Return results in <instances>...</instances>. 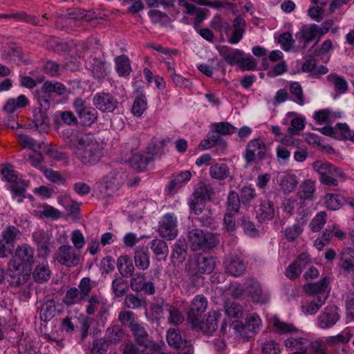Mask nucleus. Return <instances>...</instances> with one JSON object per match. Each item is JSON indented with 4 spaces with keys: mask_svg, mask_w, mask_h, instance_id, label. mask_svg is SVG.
<instances>
[{
    "mask_svg": "<svg viewBox=\"0 0 354 354\" xmlns=\"http://www.w3.org/2000/svg\"><path fill=\"white\" fill-rule=\"evenodd\" d=\"M65 142L78 160L83 164L88 162V133L85 128L75 131Z\"/></svg>",
    "mask_w": 354,
    "mask_h": 354,
    "instance_id": "obj_1",
    "label": "nucleus"
},
{
    "mask_svg": "<svg viewBox=\"0 0 354 354\" xmlns=\"http://www.w3.org/2000/svg\"><path fill=\"white\" fill-rule=\"evenodd\" d=\"M313 169L318 173L319 181L325 185L337 186L339 181L345 179V174L328 162L316 160L313 163Z\"/></svg>",
    "mask_w": 354,
    "mask_h": 354,
    "instance_id": "obj_2",
    "label": "nucleus"
},
{
    "mask_svg": "<svg viewBox=\"0 0 354 354\" xmlns=\"http://www.w3.org/2000/svg\"><path fill=\"white\" fill-rule=\"evenodd\" d=\"M188 239L193 250H209L219 243L214 234L196 228L189 232Z\"/></svg>",
    "mask_w": 354,
    "mask_h": 354,
    "instance_id": "obj_3",
    "label": "nucleus"
},
{
    "mask_svg": "<svg viewBox=\"0 0 354 354\" xmlns=\"http://www.w3.org/2000/svg\"><path fill=\"white\" fill-rule=\"evenodd\" d=\"M261 325L260 317L257 314H250L245 318V324L241 322L235 321L231 324V326L241 337L245 339H250L254 336L259 330Z\"/></svg>",
    "mask_w": 354,
    "mask_h": 354,
    "instance_id": "obj_4",
    "label": "nucleus"
},
{
    "mask_svg": "<svg viewBox=\"0 0 354 354\" xmlns=\"http://www.w3.org/2000/svg\"><path fill=\"white\" fill-rule=\"evenodd\" d=\"M34 263V250L27 244L19 245L9 263L10 271L17 272L21 266H30Z\"/></svg>",
    "mask_w": 354,
    "mask_h": 354,
    "instance_id": "obj_5",
    "label": "nucleus"
},
{
    "mask_svg": "<svg viewBox=\"0 0 354 354\" xmlns=\"http://www.w3.org/2000/svg\"><path fill=\"white\" fill-rule=\"evenodd\" d=\"M54 259L57 261L68 268L76 266L80 262V252L69 244L62 245L58 248Z\"/></svg>",
    "mask_w": 354,
    "mask_h": 354,
    "instance_id": "obj_6",
    "label": "nucleus"
},
{
    "mask_svg": "<svg viewBox=\"0 0 354 354\" xmlns=\"http://www.w3.org/2000/svg\"><path fill=\"white\" fill-rule=\"evenodd\" d=\"M267 150L265 142L260 138L251 140L246 145L244 159L248 164L254 162L256 159L261 161L266 158Z\"/></svg>",
    "mask_w": 354,
    "mask_h": 354,
    "instance_id": "obj_7",
    "label": "nucleus"
},
{
    "mask_svg": "<svg viewBox=\"0 0 354 354\" xmlns=\"http://www.w3.org/2000/svg\"><path fill=\"white\" fill-rule=\"evenodd\" d=\"M244 289L254 303L264 304L270 299V294L263 291L260 283L253 278L245 279Z\"/></svg>",
    "mask_w": 354,
    "mask_h": 354,
    "instance_id": "obj_8",
    "label": "nucleus"
},
{
    "mask_svg": "<svg viewBox=\"0 0 354 354\" xmlns=\"http://www.w3.org/2000/svg\"><path fill=\"white\" fill-rule=\"evenodd\" d=\"M207 307V301L205 297L197 295L194 297L187 312V320L192 327L199 325V319L201 318L202 314L206 310Z\"/></svg>",
    "mask_w": 354,
    "mask_h": 354,
    "instance_id": "obj_9",
    "label": "nucleus"
},
{
    "mask_svg": "<svg viewBox=\"0 0 354 354\" xmlns=\"http://www.w3.org/2000/svg\"><path fill=\"white\" fill-rule=\"evenodd\" d=\"M79 290L77 288H69L64 299L63 302L66 306H71L74 304L79 303L82 300H86L88 296V277H84L80 283Z\"/></svg>",
    "mask_w": 354,
    "mask_h": 354,
    "instance_id": "obj_10",
    "label": "nucleus"
},
{
    "mask_svg": "<svg viewBox=\"0 0 354 354\" xmlns=\"http://www.w3.org/2000/svg\"><path fill=\"white\" fill-rule=\"evenodd\" d=\"M161 237L167 240L174 239L178 234L177 218L174 214H166L162 218L158 227Z\"/></svg>",
    "mask_w": 354,
    "mask_h": 354,
    "instance_id": "obj_11",
    "label": "nucleus"
},
{
    "mask_svg": "<svg viewBox=\"0 0 354 354\" xmlns=\"http://www.w3.org/2000/svg\"><path fill=\"white\" fill-rule=\"evenodd\" d=\"M96 109L102 112L112 113L118 107L117 99L109 93L99 92L93 98Z\"/></svg>",
    "mask_w": 354,
    "mask_h": 354,
    "instance_id": "obj_12",
    "label": "nucleus"
},
{
    "mask_svg": "<svg viewBox=\"0 0 354 354\" xmlns=\"http://www.w3.org/2000/svg\"><path fill=\"white\" fill-rule=\"evenodd\" d=\"M339 308L335 305L327 306L317 318V326L322 329L333 327L340 318Z\"/></svg>",
    "mask_w": 354,
    "mask_h": 354,
    "instance_id": "obj_13",
    "label": "nucleus"
},
{
    "mask_svg": "<svg viewBox=\"0 0 354 354\" xmlns=\"http://www.w3.org/2000/svg\"><path fill=\"white\" fill-rule=\"evenodd\" d=\"M319 131L325 136L333 138H339V134H341L342 138L354 142V132L351 133L345 123H338L335 127H324L319 129Z\"/></svg>",
    "mask_w": 354,
    "mask_h": 354,
    "instance_id": "obj_14",
    "label": "nucleus"
},
{
    "mask_svg": "<svg viewBox=\"0 0 354 354\" xmlns=\"http://www.w3.org/2000/svg\"><path fill=\"white\" fill-rule=\"evenodd\" d=\"M217 50L223 60L230 66L239 65V63L242 60V55H244L242 50L231 48L227 46H218Z\"/></svg>",
    "mask_w": 354,
    "mask_h": 354,
    "instance_id": "obj_15",
    "label": "nucleus"
},
{
    "mask_svg": "<svg viewBox=\"0 0 354 354\" xmlns=\"http://www.w3.org/2000/svg\"><path fill=\"white\" fill-rule=\"evenodd\" d=\"M328 284L329 278L327 277H324L321 281L317 283H309L304 285V289L308 295L314 296H326V300L328 297Z\"/></svg>",
    "mask_w": 354,
    "mask_h": 354,
    "instance_id": "obj_16",
    "label": "nucleus"
},
{
    "mask_svg": "<svg viewBox=\"0 0 354 354\" xmlns=\"http://www.w3.org/2000/svg\"><path fill=\"white\" fill-rule=\"evenodd\" d=\"M221 317V313L216 311L209 313L205 321L202 322L199 319V325L192 327L196 329H201L204 333L210 335L213 333L218 328V321Z\"/></svg>",
    "mask_w": 354,
    "mask_h": 354,
    "instance_id": "obj_17",
    "label": "nucleus"
},
{
    "mask_svg": "<svg viewBox=\"0 0 354 354\" xmlns=\"http://www.w3.org/2000/svg\"><path fill=\"white\" fill-rule=\"evenodd\" d=\"M33 239L37 244L39 256L44 259L46 258L51 252L48 235L44 232H37L33 234Z\"/></svg>",
    "mask_w": 354,
    "mask_h": 354,
    "instance_id": "obj_18",
    "label": "nucleus"
},
{
    "mask_svg": "<svg viewBox=\"0 0 354 354\" xmlns=\"http://www.w3.org/2000/svg\"><path fill=\"white\" fill-rule=\"evenodd\" d=\"M225 272L233 277L242 275L245 270L243 261L236 256H230L225 263Z\"/></svg>",
    "mask_w": 354,
    "mask_h": 354,
    "instance_id": "obj_19",
    "label": "nucleus"
},
{
    "mask_svg": "<svg viewBox=\"0 0 354 354\" xmlns=\"http://www.w3.org/2000/svg\"><path fill=\"white\" fill-rule=\"evenodd\" d=\"M339 267L346 272L354 271V250L350 247L342 250L339 255Z\"/></svg>",
    "mask_w": 354,
    "mask_h": 354,
    "instance_id": "obj_20",
    "label": "nucleus"
},
{
    "mask_svg": "<svg viewBox=\"0 0 354 354\" xmlns=\"http://www.w3.org/2000/svg\"><path fill=\"white\" fill-rule=\"evenodd\" d=\"M246 22L241 17H236L233 21V31L232 35L228 38V42L231 44H238L245 31Z\"/></svg>",
    "mask_w": 354,
    "mask_h": 354,
    "instance_id": "obj_21",
    "label": "nucleus"
},
{
    "mask_svg": "<svg viewBox=\"0 0 354 354\" xmlns=\"http://www.w3.org/2000/svg\"><path fill=\"white\" fill-rule=\"evenodd\" d=\"M136 342L140 346L146 348L149 345V335L142 324H132L130 328Z\"/></svg>",
    "mask_w": 354,
    "mask_h": 354,
    "instance_id": "obj_22",
    "label": "nucleus"
},
{
    "mask_svg": "<svg viewBox=\"0 0 354 354\" xmlns=\"http://www.w3.org/2000/svg\"><path fill=\"white\" fill-rule=\"evenodd\" d=\"M318 26L317 24H310L309 26H304L299 32L295 35L298 40L302 39L304 41L303 48H306L309 42L318 38Z\"/></svg>",
    "mask_w": 354,
    "mask_h": 354,
    "instance_id": "obj_23",
    "label": "nucleus"
},
{
    "mask_svg": "<svg viewBox=\"0 0 354 354\" xmlns=\"http://www.w3.org/2000/svg\"><path fill=\"white\" fill-rule=\"evenodd\" d=\"M150 249L155 254L157 261L167 260L169 254V248L165 241L159 239L152 240L150 243Z\"/></svg>",
    "mask_w": 354,
    "mask_h": 354,
    "instance_id": "obj_24",
    "label": "nucleus"
},
{
    "mask_svg": "<svg viewBox=\"0 0 354 354\" xmlns=\"http://www.w3.org/2000/svg\"><path fill=\"white\" fill-rule=\"evenodd\" d=\"M102 180L113 195L120 189L124 182L122 175L117 171L110 172Z\"/></svg>",
    "mask_w": 354,
    "mask_h": 354,
    "instance_id": "obj_25",
    "label": "nucleus"
},
{
    "mask_svg": "<svg viewBox=\"0 0 354 354\" xmlns=\"http://www.w3.org/2000/svg\"><path fill=\"white\" fill-rule=\"evenodd\" d=\"M153 156L150 152L145 154H133L130 159L131 166L136 170L143 171L147 165L153 161Z\"/></svg>",
    "mask_w": 354,
    "mask_h": 354,
    "instance_id": "obj_26",
    "label": "nucleus"
},
{
    "mask_svg": "<svg viewBox=\"0 0 354 354\" xmlns=\"http://www.w3.org/2000/svg\"><path fill=\"white\" fill-rule=\"evenodd\" d=\"M124 304L128 308L136 310L145 307L147 300L142 295L129 293L126 295Z\"/></svg>",
    "mask_w": 354,
    "mask_h": 354,
    "instance_id": "obj_27",
    "label": "nucleus"
},
{
    "mask_svg": "<svg viewBox=\"0 0 354 354\" xmlns=\"http://www.w3.org/2000/svg\"><path fill=\"white\" fill-rule=\"evenodd\" d=\"M197 271L201 274H210L215 267V261L212 257L199 256L196 259Z\"/></svg>",
    "mask_w": 354,
    "mask_h": 354,
    "instance_id": "obj_28",
    "label": "nucleus"
},
{
    "mask_svg": "<svg viewBox=\"0 0 354 354\" xmlns=\"http://www.w3.org/2000/svg\"><path fill=\"white\" fill-rule=\"evenodd\" d=\"M326 296H314L313 299L308 303L302 305V310L305 314L314 315L326 303Z\"/></svg>",
    "mask_w": 354,
    "mask_h": 354,
    "instance_id": "obj_29",
    "label": "nucleus"
},
{
    "mask_svg": "<svg viewBox=\"0 0 354 354\" xmlns=\"http://www.w3.org/2000/svg\"><path fill=\"white\" fill-rule=\"evenodd\" d=\"M327 79L330 82L333 83L336 93L339 95L344 94L348 91V85L344 77L336 73H330L328 75Z\"/></svg>",
    "mask_w": 354,
    "mask_h": 354,
    "instance_id": "obj_30",
    "label": "nucleus"
},
{
    "mask_svg": "<svg viewBox=\"0 0 354 354\" xmlns=\"http://www.w3.org/2000/svg\"><path fill=\"white\" fill-rule=\"evenodd\" d=\"M33 123L37 129L44 131L48 128V118L46 111L36 108L33 111Z\"/></svg>",
    "mask_w": 354,
    "mask_h": 354,
    "instance_id": "obj_31",
    "label": "nucleus"
},
{
    "mask_svg": "<svg viewBox=\"0 0 354 354\" xmlns=\"http://www.w3.org/2000/svg\"><path fill=\"white\" fill-rule=\"evenodd\" d=\"M90 71L93 77L99 81L104 79L108 75L105 61L96 57L93 59L92 68Z\"/></svg>",
    "mask_w": 354,
    "mask_h": 354,
    "instance_id": "obj_32",
    "label": "nucleus"
},
{
    "mask_svg": "<svg viewBox=\"0 0 354 354\" xmlns=\"http://www.w3.org/2000/svg\"><path fill=\"white\" fill-rule=\"evenodd\" d=\"M187 244L185 239L177 240L173 246L171 259L183 263L187 257Z\"/></svg>",
    "mask_w": 354,
    "mask_h": 354,
    "instance_id": "obj_33",
    "label": "nucleus"
},
{
    "mask_svg": "<svg viewBox=\"0 0 354 354\" xmlns=\"http://www.w3.org/2000/svg\"><path fill=\"white\" fill-rule=\"evenodd\" d=\"M230 169L226 164L216 163L209 168V175L216 180H225L230 176Z\"/></svg>",
    "mask_w": 354,
    "mask_h": 354,
    "instance_id": "obj_34",
    "label": "nucleus"
},
{
    "mask_svg": "<svg viewBox=\"0 0 354 354\" xmlns=\"http://www.w3.org/2000/svg\"><path fill=\"white\" fill-rule=\"evenodd\" d=\"M167 341L170 346L176 348H180L188 344V341L183 339L180 331L174 328H170L167 330Z\"/></svg>",
    "mask_w": 354,
    "mask_h": 354,
    "instance_id": "obj_35",
    "label": "nucleus"
},
{
    "mask_svg": "<svg viewBox=\"0 0 354 354\" xmlns=\"http://www.w3.org/2000/svg\"><path fill=\"white\" fill-rule=\"evenodd\" d=\"M118 269L124 277H129L133 275L134 266L127 256H122L118 258L117 263Z\"/></svg>",
    "mask_w": 354,
    "mask_h": 354,
    "instance_id": "obj_36",
    "label": "nucleus"
},
{
    "mask_svg": "<svg viewBox=\"0 0 354 354\" xmlns=\"http://www.w3.org/2000/svg\"><path fill=\"white\" fill-rule=\"evenodd\" d=\"M315 191V182L308 179L300 185L297 194L300 198L304 200L313 199Z\"/></svg>",
    "mask_w": 354,
    "mask_h": 354,
    "instance_id": "obj_37",
    "label": "nucleus"
},
{
    "mask_svg": "<svg viewBox=\"0 0 354 354\" xmlns=\"http://www.w3.org/2000/svg\"><path fill=\"white\" fill-rule=\"evenodd\" d=\"M134 261L136 267L142 270H147L150 264L147 249H140L135 252Z\"/></svg>",
    "mask_w": 354,
    "mask_h": 354,
    "instance_id": "obj_38",
    "label": "nucleus"
},
{
    "mask_svg": "<svg viewBox=\"0 0 354 354\" xmlns=\"http://www.w3.org/2000/svg\"><path fill=\"white\" fill-rule=\"evenodd\" d=\"M116 71L120 76H127L130 74L131 68L127 56L120 55L115 58Z\"/></svg>",
    "mask_w": 354,
    "mask_h": 354,
    "instance_id": "obj_39",
    "label": "nucleus"
},
{
    "mask_svg": "<svg viewBox=\"0 0 354 354\" xmlns=\"http://www.w3.org/2000/svg\"><path fill=\"white\" fill-rule=\"evenodd\" d=\"M273 324L279 334L297 333L301 332L292 324L284 322L280 320V319L277 316L273 317Z\"/></svg>",
    "mask_w": 354,
    "mask_h": 354,
    "instance_id": "obj_40",
    "label": "nucleus"
},
{
    "mask_svg": "<svg viewBox=\"0 0 354 354\" xmlns=\"http://www.w3.org/2000/svg\"><path fill=\"white\" fill-rule=\"evenodd\" d=\"M104 142L90 140V164H95L99 162L102 157V151L104 149Z\"/></svg>",
    "mask_w": 354,
    "mask_h": 354,
    "instance_id": "obj_41",
    "label": "nucleus"
},
{
    "mask_svg": "<svg viewBox=\"0 0 354 354\" xmlns=\"http://www.w3.org/2000/svg\"><path fill=\"white\" fill-rule=\"evenodd\" d=\"M123 336L124 332L121 327L113 325L106 329L105 338L110 344H116L122 339Z\"/></svg>",
    "mask_w": 354,
    "mask_h": 354,
    "instance_id": "obj_42",
    "label": "nucleus"
},
{
    "mask_svg": "<svg viewBox=\"0 0 354 354\" xmlns=\"http://www.w3.org/2000/svg\"><path fill=\"white\" fill-rule=\"evenodd\" d=\"M51 272L47 264L38 265L35 268L32 277L35 281L43 283L47 281L50 277Z\"/></svg>",
    "mask_w": 354,
    "mask_h": 354,
    "instance_id": "obj_43",
    "label": "nucleus"
},
{
    "mask_svg": "<svg viewBox=\"0 0 354 354\" xmlns=\"http://www.w3.org/2000/svg\"><path fill=\"white\" fill-rule=\"evenodd\" d=\"M55 313V302L53 300H48L40 308V319L43 322H48L54 317Z\"/></svg>",
    "mask_w": 354,
    "mask_h": 354,
    "instance_id": "obj_44",
    "label": "nucleus"
},
{
    "mask_svg": "<svg viewBox=\"0 0 354 354\" xmlns=\"http://www.w3.org/2000/svg\"><path fill=\"white\" fill-rule=\"evenodd\" d=\"M148 15L153 24H159L161 26H165L171 22V18L166 13L158 10H151Z\"/></svg>",
    "mask_w": 354,
    "mask_h": 354,
    "instance_id": "obj_45",
    "label": "nucleus"
},
{
    "mask_svg": "<svg viewBox=\"0 0 354 354\" xmlns=\"http://www.w3.org/2000/svg\"><path fill=\"white\" fill-rule=\"evenodd\" d=\"M290 92L293 96L292 100L300 106L305 104V96L301 84L297 82H292L290 85Z\"/></svg>",
    "mask_w": 354,
    "mask_h": 354,
    "instance_id": "obj_46",
    "label": "nucleus"
},
{
    "mask_svg": "<svg viewBox=\"0 0 354 354\" xmlns=\"http://www.w3.org/2000/svg\"><path fill=\"white\" fill-rule=\"evenodd\" d=\"M327 214L325 212H318L309 223V227L313 232H319L326 223Z\"/></svg>",
    "mask_w": 354,
    "mask_h": 354,
    "instance_id": "obj_47",
    "label": "nucleus"
},
{
    "mask_svg": "<svg viewBox=\"0 0 354 354\" xmlns=\"http://www.w3.org/2000/svg\"><path fill=\"white\" fill-rule=\"evenodd\" d=\"M298 181L294 174H287L284 176L280 183V187L285 193L292 192L297 186Z\"/></svg>",
    "mask_w": 354,
    "mask_h": 354,
    "instance_id": "obj_48",
    "label": "nucleus"
},
{
    "mask_svg": "<svg viewBox=\"0 0 354 354\" xmlns=\"http://www.w3.org/2000/svg\"><path fill=\"white\" fill-rule=\"evenodd\" d=\"M90 315L95 311H98V315H100L102 322H103L102 317L106 313L104 304L100 297L97 295H93L90 298Z\"/></svg>",
    "mask_w": 354,
    "mask_h": 354,
    "instance_id": "obj_49",
    "label": "nucleus"
},
{
    "mask_svg": "<svg viewBox=\"0 0 354 354\" xmlns=\"http://www.w3.org/2000/svg\"><path fill=\"white\" fill-rule=\"evenodd\" d=\"M259 216L262 220H271L274 215L273 204L269 201H265L260 205Z\"/></svg>",
    "mask_w": 354,
    "mask_h": 354,
    "instance_id": "obj_50",
    "label": "nucleus"
},
{
    "mask_svg": "<svg viewBox=\"0 0 354 354\" xmlns=\"http://www.w3.org/2000/svg\"><path fill=\"white\" fill-rule=\"evenodd\" d=\"M45 90L47 92H50L52 94L55 93L59 95H64L67 93L66 86L62 82L57 81H46Z\"/></svg>",
    "mask_w": 354,
    "mask_h": 354,
    "instance_id": "obj_51",
    "label": "nucleus"
},
{
    "mask_svg": "<svg viewBox=\"0 0 354 354\" xmlns=\"http://www.w3.org/2000/svg\"><path fill=\"white\" fill-rule=\"evenodd\" d=\"M212 127L221 136L232 135L237 131L235 127L227 122H216L213 124Z\"/></svg>",
    "mask_w": 354,
    "mask_h": 354,
    "instance_id": "obj_52",
    "label": "nucleus"
},
{
    "mask_svg": "<svg viewBox=\"0 0 354 354\" xmlns=\"http://www.w3.org/2000/svg\"><path fill=\"white\" fill-rule=\"evenodd\" d=\"M308 344V339L305 337H290L285 340L284 345L288 348H295L301 350L302 347H307Z\"/></svg>",
    "mask_w": 354,
    "mask_h": 354,
    "instance_id": "obj_53",
    "label": "nucleus"
},
{
    "mask_svg": "<svg viewBox=\"0 0 354 354\" xmlns=\"http://www.w3.org/2000/svg\"><path fill=\"white\" fill-rule=\"evenodd\" d=\"M38 216L40 218H51L53 220H57L61 217L62 213L57 209L50 206L45 205L41 210L38 211Z\"/></svg>",
    "mask_w": 354,
    "mask_h": 354,
    "instance_id": "obj_54",
    "label": "nucleus"
},
{
    "mask_svg": "<svg viewBox=\"0 0 354 354\" xmlns=\"http://www.w3.org/2000/svg\"><path fill=\"white\" fill-rule=\"evenodd\" d=\"M147 109V101L145 95L141 94L140 96L136 97L133 102L132 106V113L134 115L139 117L142 115L143 112Z\"/></svg>",
    "mask_w": 354,
    "mask_h": 354,
    "instance_id": "obj_55",
    "label": "nucleus"
},
{
    "mask_svg": "<svg viewBox=\"0 0 354 354\" xmlns=\"http://www.w3.org/2000/svg\"><path fill=\"white\" fill-rule=\"evenodd\" d=\"M324 203L328 209L336 210L342 206V200L339 196L335 194H327L324 196Z\"/></svg>",
    "mask_w": 354,
    "mask_h": 354,
    "instance_id": "obj_56",
    "label": "nucleus"
},
{
    "mask_svg": "<svg viewBox=\"0 0 354 354\" xmlns=\"http://www.w3.org/2000/svg\"><path fill=\"white\" fill-rule=\"evenodd\" d=\"M194 194L199 198H202L205 201L210 200L214 194L212 187L204 183H200L195 189Z\"/></svg>",
    "mask_w": 354,
    "mask_h": 354,
    "instance_id": "obj_57",
    "label": "nucleus"
},
{
    "mask_svg": "<svg viewBox=\"0 0 354 354\" xmlns=\"http://www.w3.org/2000/svg\"><path fill=\"white\" fill-rule=\"evenodd\" d=\"M241 202L243 205L249 204L253 201L257 194L255 189L250 186H243L240 190V194Z\"/></svg>",
    "mask_w": 354,
    "mask_h": 354,
    "instance_id": "obj_58",
    "label": "nucleus"
},
{
    "mask_svg": "<svg viewBox=\"0 0 354 354\" xmlns=\"http://www.w3.org/2000/svg\"><path fill=\"white\" fill-rule=\"evenodd\" d=\"M107 185L104 183L103 180L96 183L93 186V196L97 198H106L113 196Z\"/></svg>",
    "mask_w": 354,
    "mask_h": 354,
    "instance_id": "obj_59",
    "label": "nucleus"
},
{
    "mask_svg": "<svg viewBox=\"0 0 354 354\" xmlns=\"http://www.w3.org/2000/svg\"><path fill=\"white\" fill-rule=\"evenodd\" d=\"M20 234L19 230L15 226H9L2 233L3 237V241L10 245L11 248H13V243H15L16 238Z\"/></svg>",
    "mask_w": 354,
    "mask_h": 354,
    "instance_id": "obj_60",
    "label": "nucleus"
},
{
    "mask_svg": "<svg viewBox=\"0 0 354 354\" xmlns=\"http://www.w3.org/2000/svg\"><path fill=\"white\" fill-rule=\"evenodd\" d=\"M241 197L239 194L234 191L229 193L227 198L228 211L237 213L240 207Z\"/></svg>",
    "mask_w": 354,
    "mask_h": 354,
    "instance_id": "obj_61",
    "label": "nucleus"
},
{
    "mask_svg": "<svg viewBox=\"0 0 354 354\" xmlns=\"http://www.w3.org/2000/svg\"><path fill=\"white\" fill-rule=\"evenodd\" d=\"M280 352L279 344L274 340H266L261 344L262 354H279Z\"/></svg>",
    "mask_w": 354,
    "mask_h": 354,
    "instance_id": "obj_62",
    "label": "nucleus"
},
{
    "mask_svg": "<svg viewBox=\"0 0 354 354\" xmlns=\"http://www.w3.org/2000/svg\"><path fill=\"white\" fill-rule=\"evenodd\" d=\"M43 71L50 77H58L61 75L62 67L57 63L49 60L44 65Z\"/></svg>",
    "mask_w": 354,
    "mask_h": 354,
    "instance_id": "obj_63",
    "label": "nucleus"
},
{
    "mask_svg": "<svg viewBox=\"0 0 354 354\" xmlns=\"http://www.w3.org/2000/svg\"><path fill=\"white\" fill-rule=\"evenodd\" d=\"M73 107L80 120L86 118L88 115V110L85 100L80 97L75 98L73 102Z\"/></svg>",
    "mask_w": 354,
    "mask_h": 354,
    "instance_id": "obj_64",
    "label": "nucleus"
}]
</instances>
